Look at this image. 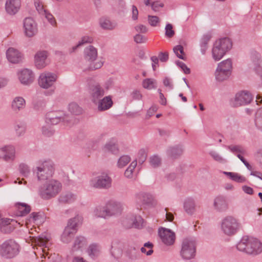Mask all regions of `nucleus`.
I'll return each mask as SVG.
<instances>
[{
	"mask_svg": "<svg viewBox=\"0 0 262 262\" xmlns=\"http://www.w3.org/2000/svg\"><path fill=\"white\" fill-rule=\"evenodd\" d=\"M137 160L133 161L126 170L125 171L124 176L128 179L132 178L133 177V172L135 168L137 166Z\"/></svg>",
	"mask_w": 262,
	"mask_h": 262,
	"instance_id": "46",
	"label": "nucleus"
},
{
	"mask_svg": "<svg viewBox=\"0 0 262 262\" xmlns=\"http://www.w3.org/2000/svg\"><path fill=\"white\" fill-rule=\"evenodd\" d=\"M88 253L92 258H94L98 254V247L95 245H90L88 249Z\"/></svg>",
	"mask_w": 262,
	"mask_h": 262,
	"instance_id": "52",
	"label": "nucleus"
},
{
	"mask_svg": "<svg viewBox=\"0 0 262 262\" xmlns=\"http://www.w3.org/2000/svg\"><path fill=\"white\" fill-rule=\"evenodd\" d=\"M98 56L97 50L92 46H89L84 50V57L86 60L90 62L88 69L95 70L100 69L103 66L101 61H96Z\"/></svg>",
	"mask_w": 262,
	"mask_h": 262,
	"instance_id": "9",
	"label": "nucleus"
},
{
	"mask_svg": "<svg viewBox=\"0 0 262 262\" xmlns=\"http://www.w3.org/2000/svg\"><path fill=\"white\" fill-rule=\"evenodd\" d=\"M108 217L115 216L121 213L123 206L120 202L115 201H110L105 204Z\"/></svg>",
	"mask_w": 262,
	"mask_h": 262,
	"instance_id": "19",
	"label": "nucleus"
},
{
	"mask_svg": "<svg viewBox=\"0 0 262 262\" xmlns=\"http://www.w3.org/2000/svg\"><path fill=\"white\" fill-rule=\"evenodd\" d=\"M93 41V38L90 36L86 35L82 37L78 44L72 48L71 52H75L78 47L82 46L85 43H92Z\"/></svg>",
	"mask_w": 262,
	"mask_h": 262,
	"instance_id": "42",
	"label": "nucleus"
},
{
	"mask_svg": "<svg viewBox=\"0 0 262 262\" xmlns=\"http://www.w3.org/2000/svg\"><path fill=\"white\" fill-rule=\"evenodd\" d=\"M19 244L14 239H9L0 245V255L5 258H12L18 254Z\"/></svg>",
	"mask_w": 262,
	"mask_h": 262,
	"instance_id": "5",
	"label": "nucleus"
},
{
	"mask_svg": "<svg viewBox=\"0 0 262 262\" xmlns=\"http://www.w3.org/2000/svg\"><path fill=\"white\" fill-rule=\"evenodd\" d=\"M136 199L138 203L149 207H155L157 204V202L153 196L146 192H141L137 193L136 195Z\"/></svg>",
	"mask_w": 262,
	"mask_h": 262,
	"instance_id": "17",
	"label": "nucleus"
},
{
	"mask_svg": "<svg viewBox=\"0 0 262 262\" xmlns=\"http://www.w3.org/2000/svg\"><path fill=\"white\" fill-rule=\"evenodd\" d=\"M231 180L237 183H244L246 181V179L245 177L236 172H234Z\"/></svg>",
	"mask_w": 262,
	"mask_h": 262,
	"instance_id": "59",
	"label": "nucleus"
},
{
	"mask_svg": "<svg viewBox=\"0 0 262 262\" xmlns=\"http://www.w3.org/2000/svg\"><path fill=\"white\" fill-rule=\"evenodd\" d=\"M68 109L72 114L75 115H79L82 113V109L75 102L70 103Z\"/></svg>",
	"mask_w": 262,
	"mask_h": 262,
	"instance_id": "43",
	"label": "nucleus"
},
{
	"mask_svg": "<svg viewBox=\"0 0 262 262\" xmlns=\"http://www.w3.org/2000/svg\"><path fill=\"white\" fill-rule=\"evenodd\" d=\"M147 40V38L140 34H137L134 36V41L137 43H144Z\"/></svg>",
	"mask_w": 262,
	"mask_h": 262,
	"instance_id": "62",
	"label": "nucleus"
},
{
	"mask_svg": "<svg viewBox=\"0 0 262 262\" xmlns=\"http://www.w3.org/2000/svg\"><path fill=\"white\" fill-rule=\"evenodd\" d=\"M35 5L37 11L41 15H43L47 10L45 9L42 3L35 2Z\"/></svg>",
	"mask_w": 262,
	"mask_h": 262,
	"instance_id": "63",
	"label": "nucleus"
},
{
	"mask_svg": "<svg viewBox=\"0 0 262 262\" xmlns=\"http://www.w3.org/2000/svg\"><path fill=\"white\" fill-rule=\"evenodd\" d=\"M112 179L106 173H102L92 178L90 181V185L96 188H107L111 186Z\"/></svg>",
	"mask_w": 262,
	"mask_h": 262,
	"instance_id": "12",
	"label": "nucleus"
},
{
	"mask_svg": "<svg viewBox=\"0 0 262 262\" xmlns=\"http://www.w3.org/2000/svg\"><path fill=\"white\" fill-rule=\"evenodd\" d=\"M165 35L169 38H171L174 34L173 27L171 24H167L165 27Z\"/></svg>",
	"mask_w": 262,
	"mask_h": 262,
	"instance_id": "60",
	"label": "nucleus"
},
{
	"mask_svg": "<svg viewBox=\"0 0 262 262\" xmlns=\"http://www.w3.org/2000/svg\"><path fill=\"white\" fill-rule=\"evenodd\" d=\"M106 150L112 152L113 154H117L119 152L118 146L114 140L107 142L104 146Z\"/></svg>",
	"mask_w": 262,
	"mask_h": 262,
	"instance_id": "40",
	"label": "nucleus"
},
{
	"mask_svg": "<svg viewBox=\"0 0 262 262\" xmlns=\"http://www.w3.org/2000/svg\"><path fill=\"white\" fill-rule=\"evenodd\" d=\"M237 249L247 254L256 255L262 252V243L257 238L243 236L236 246Z\"/></svg>",
	"mask_w": 262,
	"mask_h": 262,
	"instance_id": "2",
	"label": "nucleus"
},
{
	"mask_svg": "<svg viewBox=\"0 0 262 262\" xmlns=\"http://www.w3.org/2000/svg\"><path fill=\"white\" fill-rule=\"evenodd\" d=\"M26 100L21 96L14 97L11 102V108L15 113H18L26 107Z\"/></svg>",
	"mask_w": 262,
	"mask_h": 262,
	"instance_id": "26",
	"label": "nucleus"
},
{
	"mask_svg": "<svg viewBox=\"0 0 262 262\" xmlns=\"http://www.w3.org/2000/svg\"><path fill=\"white\" fill-rule=\"evenodd\" d=\"M100 25L104 29L113 30L116 27L117 23L107 18H103L100 20Z\"/></svg>",
	"mask_w": 262,
	"mask_h": 262,
	"instance_id": "37",
	"label": "nucleus"
},
{
	"mask_svg": "<svg viewBox=\"0 0 262 262\" xmlns=\"http://www.w3.org/2000/svg\"><path fill=\"white\" fill-rule=\"evenodd\" d=\"M232 47V42L228 38H223L217 40L212 49V55L215 61H219L225 55Z\"/></svg>",
	"mask_w": 262,
	"mask_h": 262,
	"instance_id": "3",
	"label": "nucleus"
},
{
	"mask_svg": "<svg viewBox=\"0 0 262 262\" xmlns=\"http://www.w3.org/2000/svg\"><path fill=\"white\" fill-rule=\"evenodd\" d=\"M26 125L24 122H17L14 127L16 135L17 137H21L25 135L26 132Z\"/></svg>",
	"mask_w": 262,
	"mask_h": 262,
	"instance_id": "39",
	"label": "nucleus"
},
{
	"mask_svg": "<svg viewBox=\"0 0 262 262\" xmlns=\"http://www.w3.org/2000/svg\"><path fill=\"white\" fill-rule=\"evenodd\" d=\"M241 227V224L239 221L233 216H227L221 221V230L227 236H232L235 234Z\"/></svg>",
	"mask_w": 262,
	"mask_h": 262,
	"instance_id": "4",
	"label": "nucleus"
},
{
	"mask_svg": "<svg viewBox=\"0 0 262 262\" xmlns=\"http://www.w3.org/2000/svg\"><path fill=\"white\" fill-rule=\"evenodd\" d=\"M55 169V165L52 161H43L40 166L36 167L35 173L38 181L49 180L54 174Z\"/></svg>",
	"mask_w": 262,
	"mask_h": 262,
	"instance_id": "8",
	"label": "nucleus"
},
{
	"mask_svg": "<svg viewBox=\"0 0 262 262\" xmlns=\"http://www.w3.org/2000/svg\"><path fill=\"white\" fill-rule=\"evenodd\" d=\"M23 29L24 34L26 37H32L38 32L37 24L33 18L26 17L23 20Z\"/></svg>",
	"mask_w": 262,
	"mask_h": 262,
	"instance_id": "14",
	"label": "nucleus"
},
{
	"mask_svg": "<svg viewBox=\"0 0 262 262\" xmlns=\"http://www.w3.org/2000/svg\"><path fill=\"white\" fill-rule=\"evenodd\" d=\"M127 253L131 259H136L138 257V249L134 246H130L127 251Z\"/></svg>",
	"mask_w": 262,
	"mask_h": 262,
	"instance_id": "53",
	"label": "nucleus"
},
{
	"mask_svg": "<svg viewBox=\"0 0 262 262\" xmlns=\"http://www.w3.org/2000/svg\"><path fill=\"white\" fill-rule=\"evenodd\" d=\"M147 158V152L145 149H141L138 153V160L140 164H142L146 160Z\"/></svg>",
	"mask_w": 262,
	"mask_h": 262,
	"instance_id": "54",
	"label": "nucleus"
},
{
	"mask_svg": "<svg viewBox=\"0 0 262 262\" xmlns=\"http://www.w3.org/2000/svg\"><path fill=\"white\" fill-rule=\"evenodd\" d=\"M42 15L45 16L48 22L53 26H55L56 21L53 16L48 11H47Z\"/></svg>",
	"mask_w": 262,
	"mask_h": 262,
	"instance_id": "56",
	"label": "nucleus"
},
{
	"mask_svg": "<svg viewBox=\"0 0 262 262\" xmlns=\"http://www.w3.org/2000/svg\"><path fill=\"white\" fill-rule=\"evenodd\" d=\"M93 215L95 217L103 219L109 217L105 205L95 207L93 210Z\"/></svg>",
	"mask_w": 262,
	"mask_h": 262,
	"instance_id": "29",
	"label": "nucleus"
},
{
	"mask_svg": "<svg viewBox=\"0 0 262 262\" xmlns=\"http://www.w3.org/2000/svg\"><path fill=\"white\" fill-rule=\"evenodd\" d=\"M131 160L129 156L124 155L121 156L118 161L117 165L119 168H122L126 166Z\"/></svg>",
	"mask_w": 262,
	"mask_h": 262,
	"instance_id": "49",
	"label": "nucleus"
},
{
	"mask_svg": "<svg viewBox=\"0 0 262 262\" xmlns=\"http://www.w3.org/2000/svg\"><path fill=\"white\" fill-rule=\"evenodd\" d=\"M90 93L93 102L97 103V101L104 96L105 91L100 85L97 83L90 87Z\"/></svg>",
	"mask_w": 262,
	"mask_h": 262,
	"instance_id": "22",
	"label": "nucleus"
},
{
	"mask_svg": "<svg viewBox=\"0 0 262 262\" xmlns=\"http://www.w3.org/2000/svg\"><path fill=\"white\" fill-rule=\"evenodd\" d=\"M69 229V228H65L63 233L61 235V240L64 243L70 242L75 234L74 231H71Z\"/></svg>",
	"mask_w": 262,
	"mask_h": 262,
	"instance_id": "36",
	"label": "nucleus"
},
{
	"mask_svg": "<svg viewBox=\"0 0 262 262\" xmlns=\"http://www.w3.org/2000/svg\"><path fill=\"white\" fill-rule=\"evenodd\" d=\"M13 222V220L9 219H2L0 220V226L2 231H5L4 228L9 229V231H11L13 228L11 226V223Z\"/></svg>",
	"mask_w": 262,
	"mask_h": 262,
	"instance_id": "45",
	"label": "nucleus"
},
{
	"mask_svg": "<svg viewBox=\"0 0 262 262\" xmlns=\"http://www.w3.org/2000/svg\"><path fill=\"white\" fill-rule=\"evenodd\" d=\"M49 53L47 51L40 50L37 51L34 55V64L38 69H42L49 64L48 58Z\"/></svg>",
	"mask_w": 262,
	"mask_h": 262,
	"instance_id": "15",
	"label": "nucleus"
},
{
	"mask_svg": "<svg viewBox=\"0 0 262 262\" xmlns=\"http://www.w3.org/2000/svg\"><path fill=\"white\" fill-rule=\"evenodd\" d=\"M150 164L153 167H157L161 164V159L157 156H154L150 158Z\"/></svg>",
	"mask_w": 262,
	"mask_h": 262,
	"instance_id": "57",
	"label": "nucleus"
},
{
	"mask_svg": "<svg viewBox=\"0 0 262 262\" xmlns=\"http://www.w3.org/2000/svg\"><path fill=\"white\" fill-rule=\"evenodd\" d=\"M73 117L66 115L63 111H58L49 112L46 117V122L48 124H57L62 122L67 126H71L72 123Z\"/></svg>",
	"mask_w": 262,
	"mask_h": 262,
	"instance_id": "7",
	"label": "nucleus"
},
{
	"mask_svg": "<svg viewBox=\"0 0 262 262\" xmlns=\"http://www.w3.org/2000/svg\"><path fill=\"white\" fill-rule=\"evenodd\" d=\"M6 54L7 59L12 63L16 64L22 61V54L15 48H9L6 51Z\"/></svg>",
	"mask_w": 262,
	"mask_h": 262,
	"instance_id": "21",
	"label": "nucleus"
},
{
	"mask_svg": "<svg viewBox=\"0 0 262 262\" xmlns=\"http://www.w3.org/2000/svg\"><path fill=\"white\" fill-rule=\"evenodd\" d=\"M227 148L234 154L238 153V154H244L246 152L245 149L241 145H229L227 146Z\"/></svg>",
	"mask_w": 262,
	"mask_h": 262,
	"instance_id": "50",
	"label": "nucleus"
},
{
	"mask_svg": "<svg viewBox=\"0 0 262 262\" xmlns=\"http://www.w3.org/2000/svg\"><path fill=\"white\" fill-rule=\"evenodd\" d=\"M232 62L227 59L220 62L215 72V77L217 81L222 82L228 80L231 75Z\"/></svg>",
	"mask_w": 262,
	"mask_h": 262,
	"instance_id": "6",
	"label": "nucleus"
},
{
	"mask_svg": "<svg viewBox=\"0 0 262 262\" xmlns=\"http://www.w3.org/2000/svg\"><path fill=\"white\" fill-rule=\"evenodd\" d=\"M252 95L248 91H243L237 93L235 96L233 105L237 107L248 104L252 100Z\"/></svg>",
	"mask_w": 262,
	"mask_h": 262,
	"instance_id": "16",
	"label": "nucleus"
},
{
	"mask_svg": "<svg viewBox=\"0 0 262 262\" xmlns=\"http://www.w3.org/2000/svg\"><path fill=\"white\" fill-rule=\"evenodd\" d=\"M196 244L194 240L189 238L184 239L182 243L180 255L185 260L193 258L195 255Z\"/></svg>",
	"mask_w": 262,
	"mask_h": 262,
	"instance_id": "10",
	"label": "nucleus"
},
{
	"mask_svg": "<svg viewBox=\"0 0 262 262\" xmlns=\"http://www.w3.org/2000/svg\"><path fill=\"white\" fill-rule=\"evenodd\" d=\"M142 86L147 90L155 89L157 87V82L153 78H146L143 80Z\"/></svg>",
	"mask_w": 262,
	"mask_h": 262,
	"instance_id": "41",
	"label": "nucleus"
},
{
	"mask_svg": "<svg viewBox=\"0 0 262 262\" xmlns=\"http://www.w3.org/2000/svg\"><path fill=\"white\" fill-rule=\"evenodd\" d=\"M211 38V36L209 34L204 35L201 40V52L203 54L205 53L206 50L207 48L208 42Z\"/></svg>",
	"mask_w": 262,
	"mask_h": 262,
	"instance_id": "44",
	"label": "nucleus"
},
{
	"mask_svg": "<svg viewBox=\"0 0 262 262\" xmlns=\"http://www.w3.org/2000/svg\"><path fill=\"white\" fill-rule=\"evenodd\" d=\"M195 203L191 198L187 199L184 204V208L185 211L189 214H192L195 211Z\"/></svg>",
	"mask_w": 262,
	"mask_h": 262,
	"instance_id": "35",
	"label": "nucleus"
},
{
	"mask_svg": "<svg viewBox=\"0 0 262 262\" xmlns=\"http://www.w3.org/2000/svg\"><path fill=\"white\" fill-rule=\"evenodd\" d=\"M20 6V0H7L5 4V9L7 13L13 15L18 11Z\"/></svg>",
	"mask_w": 262,
	"mask_h": 262,
	"instance_id": "25",
	"label": "nucleus"
},
{
	"mask_svg": "<svg viewBox=\"0 0 262 262\" xmlns=\"http://www.w3.org/2000/svg\"><path fill=\"white\" fill-rule=\"evenodd\" d=\"M159 235L164 244L170 246L174 244L176 238L175 233L171 230L161 228L159 229Z\"/></svg>",
	"mask_w": 262,
	"mask_h": 262,
	"instance_id": "18",
	"label": "nucleus"
},
{
	"mask_svg": "<svg viewBox=\"0 0 262 262\" xmlns=\"http://www.w3.org/2000/svg\"><path fill=\"white\" fill-rule=\"evenodd\" d=\"M76 200V195L71 192H66L61 194L59 198L60 202L70 203Z\"/></svg>",
	"mask_w": 262,
	"mask_h": 262,
	"instance_id": "38",
	"label": "nucleus"
},
{
	"mask_svg": "<svg viewBox=\"0 0 262 262\" xmlns=\"http://www.w3.org/2000/svg\"><path fill=\"white\" fill-rule=\"evenodd\" d=\"M54 130L49 125H45L42 127V133L46 136H51L54 134Z\"/></svg>",
	"mask_w": 262,
	"mask_h": 262,
	"instance_id": "55",
	"label": "nucleus"
},
{
	"mask_svg": "<svg viewBox=\"0 0 262 262\" xmlns=\"http://www.w3.org/2000/svg\"><path fill=\"white\" fill-rule=\"evenodd\" d=\"M62 183L58 180L52 179L46 181L38 189V195L44 200L55 198L62 190Z\"/></svg>",
	"mask_w": 262,
	"mask_h": 262,
	"instance_id": "1",
	"label": "nucleus"
},
{
	"mask_svg": "<svg viewBox=\"0 0 262 262\" xmlns=\"http://www.w3.org/2000/svg\"><path fill=\"white\" fill-rule=\"evenodd\" d=\"M153 247L154 245L151 243L148 242L145 243L144 244V246L141 248V251L143 253H145L147 256L151 255L154 252Z\"/></svg>",
	"mask_w": 262,
	"mask_h": 262,
	"instance_id": "47",
	"label": "nucleus"
},
{
	"mask_svg": "<svg viewBox=\"0 0 262 262\" xmlns=\"http://www.w3.org/2000/svg\"><path fill=\"white\" fill-rule=\"evenodd\" d=\"M28 222L30 223H35L37 225L43 223L45 217L43 214L41 212H32L30 214Z\"/></svg>",
	"mask_w": 262,
	"mask_h": 262,
	"instance_id": "32",
	"label": "nucleus"
},
{
	"mask_svg": "<svg viewBox=\"0 0 262 262\" xmlns=\"http://www.w3.org/2000/svg\"><path fill=\"white\" fill-rule=\"evenodd\" d=\"M82 222V217L80 215H77L74 217L69 220L68 225L66 228H69V230L74 231L76 232L77 226L81 224Z\"/></svg>",
	"mask_w": 262,
	"mask_h": 262,
	"instance_id": "30",
	"label": "nucleus"
},
{
	"mask_svg": "<svg viewBox=\"0 0 262 262\" xmlns=\"http://www.w3.org/2000/svg\"><path fill=\"white\" fill-rule=\"evenodd\" d=\"M148 21L151 26L155 27L159 22V18L157 16L148 15Z\"/></svg>",
	"mask_w": 262,
	"mask_h": 262,
	"instance_id": "61",
	"label": "nucleus"
},
{
	"mask_svg": "<svg viewBox=\"0 0 262 262\" xmlns=\"http://www.w3.org/2000/svg\"><path fill=\"white\" fill-rule=\"evenodd\" d=\"M17 75L20 82L24 85H30L34 80V74L33 71L28 69H24L20 71Z\"/></svg>",
	"mask_w": 262,
	"mask_h": 262,
	"instance_id": "20",
	"label": "nucleus"
},
{
	"mask_svg": "<svg viewBox=\"0 0 262 262\" xmlns=\"http://www.w3.org/2000/svg\"><path fill=\"white\" fill-rule=\"evenodd\" d=\"M209 155L215 161L219 163H223L225 161L222 157L215 151H210Z\"/></svg>",
	"mask_w": 262,
	"mask_h": 262,
	"instance_id": "58",
	"label": "nucleus"
},
{
	"mask_svg": "<svg viewBox=\"0 0 262 262\" xmlns=\"http://www.w3.org/2000/svg\"><path fill=\"white\" fill-rule=\"evenodd\" d=\"M183 151L184 148L182 146L177 145L168 148L167 150V154L172 158H177L183 154Z\"/></svg>",
	"mask_w": 262,
	"mask_h": 262,
	"instance_id": "31",
	"label": "nucleus"
},
{
	"mask_svg": "<svg viewBox=\"0 0 262 262\" xmlns=\"http://www.w3.org/2000/svg\"><path fill=\"white\" fill-rule=\"evenodd\" d=\"M213 206L214 210L219 212H224L228 209V204L226 198L222 195L216 196L213 201Z\"/></svg>",
	"mask_w": 262,
	"mask_h": 262,
	"instance_id": "24",
	"label": "nucleus"
},
{
	"mask_svg": "<svg viewBox=\"0 0 262 262\" xmlns=\"http://www.w3.org/2000/svg\"><path fill=\"white\" fill-rule=\"evenodd\" d=\"M87 245V242L85 238L83 236H77L74 242L72 250L77 251L85 247Z\"/></svg>",
	"mask_w": 262,
	"mask_h": 262,
	"instance_id": "33",
	"label": "nucleus"
},
{
	"mask_svg": "<svg viewBox=\"0 0 262 262\" xmlns=\"http://www.w3.org/2000/svg\"><path fill=\"white\" fill-rule=\"evenodd\" d=\"M143 220L140 215L132 216L123 221V225L127 228L135 227L140 228L143 226Z\"/></svg>",
	"mask_w": 262,
	"mask_h": 262,
	"instance_id": "23",
	"label": "nucleus"
},
{
	"mask_svg": "<svg viewBox=\"0 0 262 262\" xmlns=\"http://www.w3.org/2000/svg\"><path fill=\"white\" fill-rule=\"evenodd\" d=\"M58 78V75L55 73L44 71L39 75L38 83L40 88L48 89L54 85Z\"/></svg>",
	"mask_w": 262,
	"mask_h": 262,
	"instance_id": "11",
	"label": "nucleus"
},
{
	"mask_svg": "<svg viewBox=\"0 0 262 262\" xmlns=\"http://www.w3.org/2000/svg\"><path fill=\"white\" fill-rule=\"evenodd\" d=\"M97 108L99 111H104L110 109L113 104L112 97L110 96L104 97L99 100L97 102Z\"/></svg>",
	"mask_w": 262,
	"mask_h": 262,
	"instance_id": "27",
	"label": "nucleus"
},
{
	"mask_svg": "<svg viewBox=\"0 0 262 262\" xmlns=\"http://www.w3.org/2000/svg\"><path fill=\"white\" fill-rule=\"evenodd\" d=\"M30 237L32 238V242L40 247H47L48 246L49 236L46 233H43L37 236H30Z\"/></svg>",
	"mask_w": 262,
	"mask_h": 262,
	"instance_id": "28",
	"label": "nucleus"
},
{
	"mask_svg": "<svg viewBox=\"0 0 262 262\" xmlns=\"http://www.w3.org/2000/svg\"><path fill=\"white\" fill-rule=\"evenodd\" d=\"M176 64L180 67L185 74H189L190 72V69L186 66V65L183 62L177 61Z\"/></svg>",
	"mask_w": 262,
	"mask_h": 262,
	"instance_id": "64",
	"label": "nucleus"
},
{
	"mask_svg": "<svg viewBox=\"0 0 262 262\" xmlns=\"http://www.w3.org/2000/svg\"><path fill=\"white\" fill-rule=\"evenodd\" d=\"M173 51L179 58L185 59V53L183 46L177 45L173 48Z\"/></svg>",
	"mask_w": 262,
	"mask_h": 262,
	"instance_id": "48",
	"label": "nucleus"
},
{
	"mask_svg": "<svg viewBox=\"0 0 262 262\" xmlns=\"http://www.w3.org/2000/svg\"><path fill=\"white\" fill-rule=\"evenodd\" d=\"M15 205L18 212V215L19 216L26 215L31 211L30 206L26 203H17Z\"/></svg>",
	"mask_w": 262,
	"mask_h": 262,
	"instance_id": "34",
	"label": "nucleus"
},
{
	"mask_svg": "<svg viewBox=\"0 0 262 262\" xmlns=\"http://www.w3.org/2000/svg\"><path fill=\"white\" fill-rule=\"evenodd\" d=\"M16 158V150L12 144L4 145L0 147V159L6 162H12Z\"/></svg>",
	"mask_w": 262,
	"mask_h": 262,
	"instance_id": "13",
	"label": "nucleus"
},
{
	"mask_svg": "<svg viewBox=\"0 0 262 262\" xmlns=\"http://www.w3.org/2000/svg\"><path fill=\"white\" fill-rule=\"evenodd\" d=\"M19 170L21 175L25 177H28L30 173L29 167L27 164L24 163L19 165Z\"/></svg>",
	"mask_w": 262,
	"mask_h": 262,
	"instance_id": "51",
	"label": "nucleus"
}]
</instances>
